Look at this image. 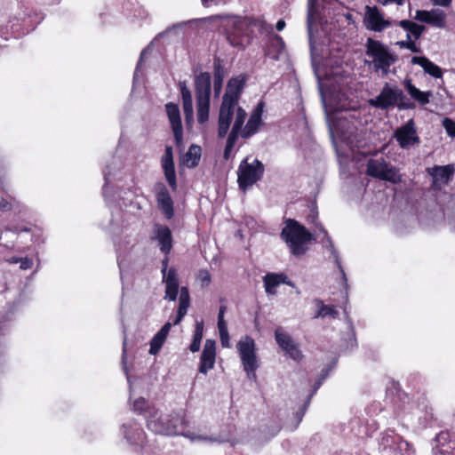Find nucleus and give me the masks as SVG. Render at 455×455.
<instances>
[{
    "mask_svg": "<svg viewBox=\"0 0 455 455\" xmlns=\"http://www.w3.org/2000/svg\"><path fill=\"white\" fill-rule=\"evenodd\" d=\"M223 28L229 44L239 50L251 44L256 31L264 32L271 28L263 20L237 16L226 19Z\"/></svg>",
    "mask_w": 455,
    "mask_h": 455,
    "instance_id": "f257e3e1",
    "label": "nucleus"
},
{
    "mask_svg": "<svg viewBox=\"0 0 455 455\" xmlns=\"http://www.w3.org/2000/svg\"><path fill=\"white\" fill-rule=\"evenodd\" d=\"M244 82L243 77L238 76L231 78L228 83L219 115L218 135L220 138H224L229 130L235 108H239L237 104Z\"/></svg>",
    "mask_w": 455,
    "mask_h": 455,
    "instance_id": "f03ea898",
    "label": "nucleus"
},
{
    "mask_svg": "<svg viewBox=\"0 0 455 455\" xmlns=\"http://www.w3.org/2000/svg\"><path fill=\"white\" fill-rule=\"evenodd\" d=\"M365 54L370 60L365 63L373 68L375 72L380 71L383 76H387L390 67L397 60V56L380 41L368 38L365 44Z\"/></svg>",
    "mask_w": 455,
    "mask_h": 455,
    "instance_id": "7ed1b4c3",
    "label": "nucleus"
},
{
    "mask_svg": "<svg viewBox=\"0 0 455 455\" xmlns=\"http://www.w3.org/2000/svg\"><path fill=\"white\" fill-rule=\"evenodd\" d=\"M281 237L295 256L305 254L308 249L309 242L313 239L312 234L304 226L291 219L285 220Z\"/></svg>",
    "mask_w": 455,
    "mask_h": 455,
    "instance_id": "20e7f679",
    "label": "nucleus"
},
{
    "mask_svg": "<svg viewBox=\"0 0 455 455\" xmlns=\"http://www.w3.org/2000/svg\"><path fill=\"white\" fill-rule=\"evenodd\" d=\"M211 81L209 72H202L195 77L197 121L201 124L209 119Z\"/></svg>",
    "mask_w": 455,
    "mask_h": 455,
    "instance_id": "39448f33",
    "label": "nucleus"
},
{
    "mask_svg": "<svg viewBox=\"0 0 455 455\" xmlns=\"http://www.w3.org/2000/svg\"><path fill=\"white\" fill-rule=\"evenodd\" d=\"M184 419L180 417L178 414L172 416V419H169L167 417H163L162 414L159 413L157 410L153 412L150 411L149 415L147 416V426L148 427L160 435H185L186 436H189L187 434H183V427Z\"/></svg>",
    "mask_w": 455,
    "mask_h": 455,
    "instance_id": "423d86ee",
    "label": "nucleus"
},
{
    "mask_svg": "<svg viewBox=\"0 0 455 455\" xmlns=\"http://www.w3.org/2000/svg\"><path fill=\"white\" fill-rule=\"evenodd\" d=\"M243 367L250 379H256V371L259 367L254 339L250 336H243L236 343Z\"/></svg>",
    "mask_w": 455,
    "mask_h": 455,
    "instance_id": "0eeeda50",
    "label": "nucleus"
},
{
    "mask_svg": "<svg viewBox=\"0 0 455 455\" xmlns=\"http://www.w3.org/2000/svg\"><path fill=\"white\" fill-rule=\"evenodd\" d=\"M366 173L371 177L389 181L393 184L402 181L398 169L384 158L368 160Z\"/></svg>",
    "mask_w": 455,
    "mask_h": 455,
    "instance_id": "6e6552de",
    "label": "nucleus"
},
{
    "mask_svg": "<svg viewBox=\"0 0 455 455\" xmlns=\"http://www.w3.org/2000/svg\"><path fill=\"white\" fill-rule=\"evenodd\" d=\"M263 172L264 165L259 160L253 159L251 162H249V158H245L241 162L237 171L239 187L245 190L248 187L259 180Z\"/></svg>",
    "mask_w": 455,
    "mask_h": 455,
    "instance_id": "1a4fd4ad",
    "label": "nucleus"
},
{
    "mask_svg": "<svg viewBox=\"0 0 455 455\" xmlns=\"http://www.w3.org/2000/svg\"><path fill=\"white\" fill-rule=\"evenodd\" d=\"M403 97V92L401 89L395 85L386 84L377 97L369 100V104L384 110L396 106Z\"/></svg>",
    "mask_w": 455,
    "mask_h": 455,
    "instance_id": "9d476101",
    "label": "nucleus"
},
{
    "mask_svg": "<svg viewBox=\"0 0 455 455\" xmlns=\"http://www.w3.org/2000/svg\"><path fill=\"white\" fill-rule=\"evenodd\" d=\"M393 137L402 149L408 150L412 147L419 146L421 142L418 134V128L413 119L408 120L404 124L398 127Z\"/></svg>",
    "mask_w": 455,
    "mask_h": 455,
    "instance_id": "9b49d317",
    "label": "nucleus"
},
{
    "mask_svg": "<svg viewBox=\"0 0 455 455\" xmlns=\"http://www.w3.org/2000/svg\"><path fill=\"white\" fill-rule=\"evenodd\" d=\"M168 257L162 261L163 282L165 284L164 299L174 301L179 292V279L177 270L174 267L168 268Z\"/></svg>",
    "mask_w": 455,
    "mask_h": 455,
    "instance_id": "f8f14e48",
    "label": "nucleus"
},
{
    "mask_svg": "<svg viewBox=\"0 0 455 455\" xmlns=\"http://www.w3.org/2000/svg\"><path fill=\"white\" fill-rule=\"evenodd\" d=\"M275 339L277 345L293 360L299 361L302 358V353L298 345L282 327H277L275 331Z\"/></svg>",
    "mask_w": 455,
    "mask_h": 455,
    "instance_id": "ddd939ff",
    "label": "nucleus"
},
{
    "mask_svg": "<svg viewBox=\"0 0 455 455\" xmlns=\"http://www.w3.org/2000/svg\"><path fill=\"white\" fill-rule=\"evenodd\" d=\"M247 113L242 108L235 109V123L232 130L228 137L223 156L226 160L232 158L234 156L232 150L236 143L242 126L244 124Z\"/></svg>",
    "mask_w": 455,
    "mask_h": 455,
    "instance_id": "4468645a",
    "label": "nucleus"
},
{
    "mask_svg": "<svg viewBox=\"0 0 455 455\" xmlns=\"http://www.w3.org/2000/svg\"><path fill=\"white\" fill-rule=\"evenodd\" d=\"M165 110L173 132L176 145L180 148L183 142V127L179 106L169 102L165 104Z\"/></svg>",
    "mask_w": 455,
    "mask_h": 455,
    "instance_id": "2eb2a0df",
    "label": "nucleus"
},
{
    "mask_svg": "<svg viewBox=\"0 0 455 455\" xmlns=\"http://www.w3.org/2000/svg\"><path fill=\"white\" fill-rule=\"evenodd\" d=\"M363 22L368 29L376 32H381L391 25L389 20L384 19L383 15L376 6L365 7Z\"/></svg>",
    "mask_w": 455,
    "mask_h": 455,
    "instance_id": "dca6fc26",
    "label": "nucleus"
},
{
    "mask_svg": "<svg viewBox=\"0 0 455 455\" xmlns=\"http://www.w3.org/2000/svg\"><path fill=\"white\" fill-rule=\"evenodd\" d=\"M446 14L443 10L440 9H432L430 11H421L419 10L416 12L414 19L420 21L427 23L437 28H444L446 26Z\"/></svg>",
    "mask_w": 455,
    "mask_h": 455,
    "instance_id": "f3484780",
    "label": "nucleus"
},
{
    "mask_svg": "<svg viewBox=\"0 0 455 455\" xmlns=\"http://www.w3.org/2000/svg\"><path fill=\"white\" fill-rule=\"evenodd\" d=\"M162 168L169 186L174 190L177 188L176 172L173 162L172 148L166 146L161 160Z\"/></svg>",
    "mask_w": 455,
    "mask_h": 455,
    "instance_id": "a211bd4d",
    "label": "nucleus"
},
{
    "mask_svg": "<svg viewBox=\"0 0 455 455\" xmlns=\"http://www.w3.org/2000/svg\"><path fill=\"white\" fill-rule=\"evenodd\" d=\"M216 343L212 339H206L200 358L199 371L206 374L215 364Z\"/></svg>",
    "mask_w": 455,
    "mask_h": 455,
    "instance_id": "6ab92c4d",
    "label": "nucleus"
},
{
    "mask_svg": "<svg viewBox=\"0 0 455 455\" xmlns=\"http://www.w3.org/2000/svg\"><path fill=\"white\" fill-rule=\"evenodd\" d=\"M263 109L264 103L260 101L251 112L246 125L243 128H241L239 135H241L243 138H248L258 131V128L261 124Z\"/></svg>",
    "mask_w": 455,
    "mask_h": 455,
    "instance_id": "aec40b11",
    "label": "nucleus"
},
{
    "mask_svg": "<svg viewBox=\"0 0 455 455\" xmlns=\"http://www.w3.org/2000/svg\"><path fill=\"white\" fill-rule=\"evenodd\" d=\"M155 238L162 252L169 254L172 248V235L170 228L160 224L155 225Z\"/></svg>",
    "mask_w": 455,
    "mask_h": 455,
    "instance_id": "412c9836",
    "label": "nucleus"
},
{
    "mask_svg": "<svg viewBox=\"0 0 455 455\" xmlns=\"http://www.w3.org/2000/svg\"><path fill=\"white\" fill-rule=\"evenodd\" d=\"M122 429L126 440L132 444L142 445L145 442L146 436L142 428L135 422H131L128 425L124 424Z\"/></svg>",
    "mask_w": 455,
    "mask_h": 455,
    "instance_id": "4be33fe9",
    "label": "nucleus"
},
{
    "mask_svg": "<svg viewBox=\"0 0 455 455\" xmlns=\"http://www.w3.org/2000/svg\"><path fill=\"white\" fill-rule=\"evenodd\" d=\"M432 445L434 455H451V450L453 447L450 443L449 432H440L433 440Z\"/></svg>",
    "mask_w": 455,
    "mask_h": 455,
    "instance_id": "5701e85b",
    "label": "nucleus"
},
{
    "mask_svg": "<svg viewBox=\"0 0 455 455\" xmlns=\"http://www.w3.org/2000/svg\"><path fill=\"white\" fill-rule=\"evenodd\" d=\"M156 201L159 209L163 212L164 216L170 220L173 217V202L167 188L161 185V188L156 195Z\"/></svg>",
    "mask_w": 455,
    "mask_h": 455,
    "instance_id": "b1692460",
    "label": "nucleus"
},
{
    "mask_svg": "<svg viewBox=\"0 0 455 455\" xmlns=\"http://www.w3.org/2000/svg\"><path fill=\"white\" fill-rule=\"evenodd\" d=\"M321 20V15L318 10L317 0H308L307 3V28L309 41L312 40V35L315 27Z\"/></svg>",
    "mask_w": 455,
    "mask_h": 455,
    "instance_id": "393cba45",
    "label": "nucleus"
},
{
    "mask_svg": "<svg viewBox=\"0 0 455 455\" xmlns=\"http://www.w3.org/2000/svg\"><path fill=\"white\" fill-rule=\"evenodd\" d=\"M179 86L181 93L185 118L187 122H190L192 121L194 115L192 94L188 88L186 82H180Z\"/></svg>",
    "mask_w": 455,
    "mask_h": 455,
    "instance_id": "a878e982",
    "label": "nucleus"
},
{
    "mask_svg": "<svg viewBox=\"0 0 455 455\" xmlns=\"http://www.w3.org/2000/svg\"><path fill=\"white\" fill-rule=\"evenodd\" d=\"M411 63L420 66L424 71L435 78H440L443 76V71L440 67L429 60L424 56H413Z\"/></svg>",
    "mask_w": 455,
    "mask_h": 455,
    "instance_id": "bb28decb",
    "label": "nucleus"
},
{
    "mask_svg": "<svg viewBox=\"0 0 455 455\" xmlns=\"http://www.w3.org/2000/svg\"><path fill=\"white\" fill-rule=\"evenodd\" d=\"M28 21L25 18H14L11 20L6 26L0 27V36L7 39V35L9 34V30L14 37L20 36L22 32V27L27 26Z\"/></svg>",
    "mask_w": 455,
    "mask_h": 455,
    "instance_id": "cd10ccee",
    "label": "nucleus"
},
{
    "mask_svg": "<svg viewBox=\"0 0 455 455\" xmlns=\"http://www.w3.org/2000/svg\"><path fill=\"white\" fill-rule=\"evenodd\" d=\"M343 140L351 148L352 151L355 149H364L368 144L362 131L350 132L344 134Z\"/></svg>",
    "mask_w": 455,
    "mask_h": 455,
    "instance_id": "c85d7f7f",
    "label": "nucleus"
},
{
    "mask_svg": "<svg viewBox=\"0 0 455 455\" xmlns=\"http://www.w3.org/2000/svg\"><path fill=\"white\" fill-rule=\"evenodd\" d=\"M190 305V297L188 289L187 287H181L180 291V298H179V307L177 311V316L173 321V324H179L183 317L186 315L188 312V308Z\"/></svg>",
    "mask_w": 455,
    "mask_h": 455,
    "instance_id": "c756f323",
    "label": "nucleus"
},
{
    "mask_svg": "<svg viewBox=\"0 0 455 455\" xmlns=\"http://www.w3.org/2000/svg\"><path fill=\"white\" fill-rule=\"evenodd\" d=\"M172 323H166L160 331L154 336L150 342L149 353L151 355H156L161 349L164 340L166 339L169 331L171 330Z\"/></svg>",
    "mask_w": 455,
    "mask_h": 455,
    "instance_id": "7c9ffc66",
    "label": "nucleus"
},
{
    "mask_svg": "<svg viewBox=\"0 0 455 455\" xmlns=\"http://www.w3.org/2000/svg\"><path fill=\"white\" fill-rule=\"evenodd\" d=\"M202 148L197 145H191L188 151L181 157L180 165H185L188 168L196 167L201 158Z\"/></svg>",
    "mask_w": 455,
    "mask_h": 455,
    "instance_id": "2f4dec72",
    "label": "nucleus"
},
{
    "mask_svg": "<svg viewBox=\"0 0 455 455\" xmlns=\"http://www.w3.org/2000/svg\"><path fill=\"white\" fill-rule=\"evenodd\" d=\"M284 51V42L278 35H274L270 37L267 48V55L273 59L278 60Z\"/></svg>",
    "mask_w": 455,
    "mask_h": 455,
    "instance_id": "473e14b6",
    "label": "nucleus"
},
{
    "mask_svg": "<svg viewBox=\"0 0 455 455\" xmlns=\"http://www.w3.org/2000/svg\"><path fill=\"white\" fill-rule=\"evenodd\" d=\"M454 169L451 165L435 166L428 170L429 174L433 177L434 182L448 183L452 176Z\"/></svg>",
    "mask_w": 455,
    "mask_h": 455,
    "instance_id": "72a5a7b5",
    "label": "nucleus"
},
{
    "mask_svg": "<svg viewBox=\"0 0 455 455\" xmlns=\"http://www.w3.org/2000/svg\"><path fill=\"white\" fill-rule=\"evenodd\" d=\"M318 226H319V231L323 235V237L325 239V242L323 241V243H324L323 246L327 250H329L331 251V253L332 254V256H333V258L335 259V262L337 264V267H339V269L340 271V274L342 275V279L346 283L347 282V276H346L344 269L342 268L341 263L339 261L338 251H336V249L334 247V244H333L331 237L329 236L327 231L324 229V228L322 225H320V224Z\"/></svg>",
    "mask_w": 455,
    "mask_h": 455,
    "instance_id": "f704fd0d",
    "label": "nucleus"
},
{
    "mask_svg": "<svg viewBox=\"0 0 455 455\" xmlns=\"http://www.w3.org/2000/svg\"><path fill=\"white\" fill-rule=\"evenodd\" d=\"M405 88L410 96L419 104L426 105L429 102L431 92L420 91L416 86H414L410 80L406 81Z\"/></svg>",
    "mask_w": 455,
    "mask_h": 455,
    "instance_id": "c9c22d12",
    "label": "nucleus"
},
{
    "mask_svg": "<svg viewBox=\"0 0 455 455\" xmlns=\"http://www.w3.org/2000/svg\"><path fill=\"white\" fill-rule=\"evenodd\" d=\"M283 274H267L263 277L265 291L267 294H275V288L284 281Z\"/></svg>",
    "mask_w": 455,
    "mask_h": 455,
    "instance_id": "e433bc0d",
    "label": "nucleus"
},
{
    "mask_svg": "<svg viewBox=\"0 0 455 455\" xmlns=\"http://www.w3.org/2000/svg\"><path fill=\"white\" fill-rule=\"evenodd\" d=\"M315 305L318 307V311L316 315H315V318L318 317H326L330 316L331 318H337L339 315V312L336 310V308L333 306H327L324 305L323 302L320 299L315 300Z\"/></svg>",
    "mask_w": 455,
    "mask_h": 455,
    "instance_id": "4c0bfd02",
    "label": "nucleus"
},
{
    "mask_svg": "<svg viewBox=\"0 0 455 455\" xmlns=\"http://www.w3.org/2000/svg\"><path fill=\"white\" fill-rule=\"evenodd\" d=\"M132 409L135 412L143 414L147 419V416L149 415V411L152 412L156 411L154 407H150L148 402L143 398L140 397L133 402Z\"/></svg>",
    "mask_w": 455,
    "mask_h": 455,
    "instance_id": "58836bf2",
    "label": "nucleus"
},
{
    "mask_svg": "<svg viewBox=\"0 0 455 455\" xmlns=\"http://www.w3.org/2000/svg\"><path fill=\"white\" fill-rule=\"evenodd\" d=\"M223 84V73L220 68H216L214 72L213 90L215 97H219Z\"/></svg>",
    "mask_w": 455,
    "mask_h": 455,
    "instance_id": "ea45409f",
    "label": "nucleus"
},
{
    "mask_svg": "<svg viewBox=\"0 0 455 455\" xmlns=\"http://www.w3.org/2000/svg\"><path fill=\"white\" fill-rule=\"evenodd\" d=\"M108 169H109V166H107V169L103 172L104 180H105V183L103 186V196L106 200H112L110 198L111 197V195H110L111 188L109 187L110 182H111V172H110V171H108Z\"/></svg>",
    "mask_w": 455,
    "mask_h": 455,
    "instance_id": "a19ab883",
    "label": "nucleus"
},
{
    "mask_svg": "<svg viewBox=\"0 0 455 455\" xmlns=\"http://www.w3.org/2000/svg\"><path fill=\"white\" fill-rule=\"evenodd\" d=\"M220 338V343L223 347L229 348L231 347L228 326L218 327Z\"/></svg>",
    "mask_w": 455,
    "mask_h": 455,
    "instance_id": "79ce46f5",
    "label": "nucleus"
},
{
    "mask_svg": "<svg viewBox=\"0 0 455 455\" xmlns=\"http://www.w3.org/2000/svg\"><path fill=\"white\" fill-rule=\"evenodd\" d=\"M425 30V26L414 23L410 31L407 33L406 37L407 39H410L411 36H413L414 38L419 39Z\"/></svg>",
    "mask_w": 455,
    "mask_h": 455,
    "instance_id": "37998d69",
    "label": "nucleus"
},
{
    "mask_svg": "<svg viewBox=\"0 0 455 455\" xmlns=\"http://www.w3.org/2000/svg\"><path fill=\"white\" fill-rule=\"evenodd\" d=\"M396 44L401 48H406L412 52L419 53L421 52L420 48L417 46L416 43L412 41L411 38L406 41H398Z\"/></svg>",
    "mask_w": 455,
    "mask_h": 455,
    "instance_id": "c03bdc74",
    "label": "nucleus"
},
{
    "mask_svg": "<svg viewBox=\"0 0 455 455\" xmlns=\"http://www.w3.org/2000/svg\"><path fill=\"white\" fill-rule=\"evenodd\" d=\"M324 377H322L319 380H317V382L315 383V387H314V389L312 391V394L310 395V396L308 397V399H310V397L316 392V390L320 387V386L322 385V382L323 380ZM309 403V400H307V402L306 403V404L303 406V408L300 410V411L297 412V417H298V419H299V422L301 421L302 419V417L304 416L305 414V411H306V409H307V406Z\"/></svg>",
    "mask_w": 455,
    "mask_h": 455,
    "instance_id": "a18cd8bd",
    "label": "nucleus"
},
{
    "mask_svg": "<svg viewBox=\"0 0 455 455\" xmlns=\"http://www.w3.org/2000/svg\"><path fill=\"white\" fill-rule=\"evenodd\" d=\"M443 126L451 137H455V122L448 117L443 120Z\"/></svg>",
    "mask_w": 455,
    "mask_h": 455,
    "instance_id": "49530a36",
    "label": "nucleus"
},
{
    "mask_svg": "<svg viewBox=\"0 0 455 455\" xmlns=\"http://www.w3.org/2000/svg\"><path fill=\"white\" fill-rule=\"evenodd\" d=\"M204 323L196 322L193 339L201 342L203 339Z\"/></svg>",
    "mask_w": 455,
    "mask_h": 455,
    "instance_id": "de8ad7c7",
    "label": "nucleus"
},
{
    "mask_svg": "<svg viewBox=\"0 0 455 455\" xmlns=\"http://www.w3.org/2000/svg\"><path fill=\"white\" fill-rule=\"evenodd\" d=\"M202 286H208L211 282V275L208 271L201 270L198 275Z\"/></svg>",
    "mask_w": 455,
    "mask_h": 455,
    "instance_id": "09e8293b",
    "label": "nucleus"
},
{
    "mask_svg": "<svg viewBox=\"0 0 455 455\" xmlns=\"http://www.w3.org/2000/svg\"><path fill=\"white\" fill-rule=\"evenodd\" d=\"M33 267V260L28 257L21 258L20 268L22 270L30 269Z\"/></svg>",
    "mask_w": 455,
    "mask_h": 455,
    "instance_id": "8fccbe9b",
    "label": "nucleus"
},
{
    "mask_svg": "<svg viewBox=\"0 0 455 455\" xmlns=\"http://www.w3.org/2000/svg\"><path fill=\"white\" fill-rule=\"evenodd\" d=\"M225 312H226V307L221 306L220 307L219 314H218V327L227 325V323L224 320Z\"/></svg>",
    "mask_w": 455,
    "mask_h": 455,
    "instance_id": "3c124183",
    "label": "nucleus"
},
{
    "mask_svg": "<svg viewBox=\"0 0 455 455\" xmlns=\"http://www.w3.org/2000/svg\"><path fill=\"white\" fill-rule=\"evenodd\" d=\"M202 1V4L204 6V7H210L212 6V4H226L227 0H201Z\"/></svg>",
    "mask_w": 455,
    "mask_h": 455,
    "instance_id": "603ef678",
    "label": "nucleus"
},
{
    "mask_svg": "<svg viewBox=\"0 0 455 455\" xmlns=\"http://www.w3.org/2000/svg\"><path fill=\"white\" fill-rule=\"evenodd\" d=\"M415 22L408 20H403L399 22V25L401 28H403L407 32L410 31L411 27L414 25Z\"/></svg>",
    "mask_w": 455,
    "mask_h": 455,
    "instance_id": "864d4df0",
    "label": "nucleus"
},
{
    "mask_svg": "<svg viewBox=\"0 0 455 455\" xmlns=\"http://www.w3.org/2000/svg\"><path fill=\"white\" fill-rule=\"evenodd\" d=\"M452 0H431V2L435 4V5H439V6H443V7H448L450 6Z\"/></svg>",
    "mask_w": 455,
    "mask_h": 455,
    "instance_id": "5fc2aeb1",
    "label": "nucleus"
},
{
    "mask_svg": "<svg viewBox=\"0 0 455 455\" xmlns=\"http://www.w3.org/2000/svg\"><path fill=\"white\" fill-rule=\"evenodd\" d=\"M201 346V342L196 341L193 339L192 343L189 346V349L191 352L195 353L199 351Z\"/></svg>",
    "mask_w": 455,
    "mask_h": 455,
    "instance_id": "6e6d98bb",
    "label": "nucleus"
},
{
    "mask_svg": "<svg viewBox=\"0 0 455 455\" xmlns=\"http://www.w3.org/2000/svg\"><path fill=\"white\" fill-rule=\"evenodd\" d=\"M146 53H147V50H143L140 53V60H139V63L137 65V68H136V70L134 72V77L137 76L138 74V71H139V68H140V66L144 59V57L146 56Z\"/></svg>",
    "mask_w": 455,
    "mask_h": 455,
    "instance_id": "4d7b16f0",
    "label": "nucleus"
},
{
    "mask_svg": "<svg viewBox=\"0 0 455 455\" xmlns=\"http://www.w3.org/2000/svg\"><path fill=\"white\" fill-rule=\"evenodd\" d=\"M6 261L10 264H17L21 261V258L14 256V257H11V258L7 259Z\"/></svg>",
    "mask_w": 455,
    "mask_h": 455,
    "instance_id": "13d9d810",
    "label": "nucleus"
},
{
    "mask_svg": "<svg viewBox=\"0 0 455 455\" xmlns=\"http://www.w3.org/2000/svg\"><path fill=\"white\" fill-rule=\"evenodd\" d=\"M284 27H285V22H284V20H279L277 21L276 25H275V28H276V29H277L278 31L283 30V29L284 28Z\"/></svg>",
    "mask_w": 455,
    "mask_h": 455,
    "instance_id": "bf43d9fd",
    "label": "nucleus"
},
{
    "mask_svg": "<svg viewBox=\"0 0 455 455\" xmlns=\"http://www.w3.org/2000/svg\"><path fill=\"white\" fill-rule=\"evenodd\" d=\"M379 2L382 3L383 4H387L389 2H394L401 5L403 4L404 0H379Z\"/></svg>",
    "mask_w": 455,
    "mask_h": 455,
    "instance_id": "052dcab7",
    "label": "nucleus"
},
{
    "mask_svg": "<svg viewBox=\"0 0 455 455\" xmlns=\"http://www.w3.org/2000/svg\"><path fill=\"white\" fill-rule=\"evenodd\" d=\"M283 279H284V281L283 282V283H285V284H287V285H289V286H291V287H293V286H294L293 283H292V282H291L290 280H288V278H287V275H284V274H283Z\"/></svg>",
    "mask_w": 455,
    "mask_h": 455,
    "instance_id": "680f3d73",
    "label": "nucleus"
},
{
    "mask_svg": "<svg viewBox=\"0 0 455 455\" xmlns=\"http://www.w3.org/2000/svg\"><path fill=\"white\" fill-rule=\"evenodd\" d=\"M190 438H191L192 440H196V439H197V440H204V441H206V440H212L211 438H209V437H207V436H203V435L190 436Z\"/></svg>",
    "mask_w": 455,
    "mask_h": 455,
    "instance_id": "e2e57ef3",
    "label": "nucleus"
},
{
    "mask_svg": "<svg viewBox=\"0 0 455 455\" xmlns=\"http://www.w3.org/2000/svg\"><path fill=\"white\" fill-rule=\"evenodd\" d=\"M124 354L125 353V342L124 343V348H123ZM124 360V355H123V361Z\"/></svg>",
    "mask_w": 455,
    "mask_h": 455,
    "instance_id": "0e129e2a",
    "label": "nucleus"
},
{
    "mask_svg": "<svg viewBox=\"0 0 455 455\" xmlns=\"http://www.w3.org/2000/svg\"><path fill=\"white\" fill-rule=\"evenodd\" d=\"M369 152H370L369 150H366V151H363L362 153H363V155H366V154H368Z\"/></svg>",
    "mask_w": 455,
    "mask_h": 455,
    "instance_id": "69168bd1",
    "label": "nucleus"
}]
</instances>
